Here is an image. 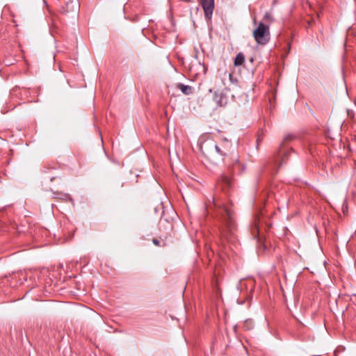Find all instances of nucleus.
<instances>
[{
  "mask_svg": "<svg viewBox=\"0 0 356 356\" xmlns=\"http://www.w3.org/2000/svg\"><path fill=\"white\" fill-rule=\"evenodd\" d=\"M153 243H154L155 245H159L160 242H159V241L158 239H156V238H154V239H153Z\"/></svg>",
  "mask_w": 356,
  "mask_h": 356,
  "instance_id": "obj_13",
  "label": "nucleus"
},
{
  "mask_svg": "<svg viewBox=\"0 0 356 356\" xmlns=\"http://www.w3.org/2000/svg\"><path fill=\"white\" fill-rule=\"evenodd\" d=\"M219 184L221 186L222 189L227 193L233 187L232 178L228 175H222Z\"/></svg>",
  "mask_w": 356,
  "mask_h": 356,
  "instance_id": "obj_6",
  "label": "nucleus"
},
{
  "mask_svg": "<svg viewBox=\"0 0 356 356\" xmlns=\"http://www.w3.org/2000/svg\"><path fill=\"white\" fill-rule=\"evenodd\" d=\"M204 147H209L210 149L206 154L207 156L209 159H217L223 160L224 156L228 154L231 147L232 143L227 139H224L223 143L220 145L213 143H208L204 145Z\"/></svg>",
  "mask_w": 356,
  "mask_h": 356,
  "instance_id": "obj_2",
  "label": "nucleus"
},
{
  "mask_svg": "<svg viewBox=\"0 0 356 356\" xmlns=\"http://www.w3.org/2000/svg\"><path fill=\"white\" fill-rule=\"evenodd\" d=\"M67 12L76 10L79 6L76 1H70L66 3Z\"/></svg>",
  "mask_w": 356,
  "mask_h": 356,
  "instance_id": "obj_11",
  "label": "nucleus"
},
{
  "mask_svg": "<svg viewBox=\"0 0 356 356\" xmlns=\"http://www.w3.org/2000/svg\"><path fill=\"white\" fill-rule=\"evenodd\" d=\"M214 100H215L216 103L220 106H223L226 105V104H227L226 96L224 94H222V92H220V93L216 92L214 95Z\"/></svg>",
  "mask_w": 356,
  "mask_h": 356,
  "instance_id": "obj_7",
  "label": "nucleus"
},
{
  "mask_svg": "<svg viewBox=\"0 0 356 356\" xmlns=\"http://www.w3.org/2000/svg\"><path fill=\"white\" fill-rule=\"evenodd\" d=\"M203 148H204V147H203V146H202V147H201V149H202V151L203 152V153H204V154H206V153L204 152Z\"/></svg>",
  "mask_w": 356,
  "mask_h": 356,
  "instance_id": "obj_17",
  "label": "nucleus"
},
{
  "mask_svg": "<svg viewBox=\"0 0 356 356\" xmlns=\"http://www.w3.org/2000/svg\"><path fill=\"white\" fill-rule=\"evenodd\" d=\"M244 327L245 330H249L253 327V321L250 319H247L244 321Z\"/></svg>",
  "mask_w": 356,
  "mask_h": 356,
  "instance_id": "obj_12",
  "label": "nucleus"
},
{
  "mask_svg": "<svg viewBox=\"0 0 356 356\" xmlns=\"http://www.w3.org/2000/svg\"><path fill=\"white\" fill-rule=\"evenodd\" d=\"M217 214L220 225L218 228L219 236L216 242L218 245L222 246L225 250V242L232 241L236 230L234 213L229 207L222 206L218 209Z\"/></svg>",
  "mask_w": 356,
  "mask_h": 356,
  "instance_id": "obj_1",
  "label": "nucleus"
},
{
  "mask_svg": "<svg viewBox=\"0 0 356 356\" xmlns=\"http://www.w3.org/2000/svg\"><path fill=\"white\" fill-rule=\"evenodd\" d=\"M252 35L258 44L266 45L270 39L268 24H264V22H259L257 29L253 31Z\"/></svg>",
  "mask_w": 356,
  "mask_h": 356,
  "instance_id": "obj_4",
  "label": "nucleus"
},
{
  "mask_svg": "<svg viewBox=\"0 0 356 356\" xmlns=\"http://www.w3.org/2000/svg\"><path fill=\"white\" fill-rule=\"evenodd\" d=\"M177 88L179 89L182 92V93L186 95H191L193 92V88L191 87V86L184 85L183 83H179L177 84Z\"/></svg>",
  "mask_w": 356,
  "mask_h": 356,
  "instance_id": "obj_8",
  "label": "nucleus"
},
{
  "mask_svg": "<svg viewBox=\"0 0 356 356\" xmlns=\"http://www.w3.org/2000/svg\"><path fill=\"white\" fill-rule=\"evenodd\" d=\"M273 21L274 18L271 14L269 13H266L261 22H264V24H268V27L270 28V24L273 22Z\"/></svg>",
  "mask_w": 356,
  "mask_h": 356,
  "instance_id": "obj_9",
  "label": "nucleus"
},
{
  "mask_svg": "<svg viewBox=\"0 0 356 356\" xmlns=\"http://www.w3.org/2000/svg\"><path fill=\"white\" fill-rule=\"evenodd\" d=\"M295 138H296V136H294L293 134H288L284 138V139L279 147V150L277 152V155L276 156V157L274 159V160L273 161L274 165L277 168V170L283 164H284L286 163V161L288 159L289 154L291 152H293L292 148L288 149L286 147V144L292 141Z\"/></svg>",
  "mask_w": 356,
  "mask_h": 356,
  "instance_id": "obj_3",
  "label": "nucleus"
},
{
  "mask_svg": "<svg viewBox=\"0 0 356 356\" xmlns=\"http://www.w3.org/2000/svg\"><path fill=\"white\" fill-rule=\"evenodd\" d=\"M245 60V56L243 53H238L235 59H234V65L236 66L241 65Z\"/></svg>",
  "mask_w": 356,
  "mask_h": 356,
  "instance_id": "obj_10",
  "label": "nucleus"
},
{
  "mask_svg": "<svg viewBox=\"0 0 356 356\" xmlns=\"http://www.w3.org/2000/svg\"><path fill=\"white\" fill-rule=\"evenodd\" d=\"M63 195L65 197V198H66V199H69V200H72V198L70 197V195H67V194H64V195Z\"/></svg>",
  "mask_w": 356,
  "mask_h": 356,
  "instance_id": "obj_14",
  "label": "nucleus"
},
{
  "mask_svg": "<svg viewBox=\"0 0 356 356\" xmlns=\"http://www.w3.org/2000/svg\"><path fill=\"white\" fill-rule=\"evenodd\" d=\"M200 4L204 11L205 19L209 21L211 19L214 9V0H200Z\"/></svg>",
  "mask_w": 356,
  "mask_h": 356,
  "instance_id": "obj_5",
  "label": "nucleus"
},
{
  "mask_svg": "<svg viewBox=\"0 0 356 356\" xmlns=\"http://www.w3.org/2000/svg\"><path fill=\"white\" fill-rule=\"evenodd\" d=\"M258 232V229H257V227H254V228L253 229L252 232Z\"/></svg>",
  "mask_w": 356,
  "mask_h": 356,
  "instance_id": "obj_16",
  "label": "nucleus"
},
{
  "mask_svg": "<svg viewBox=\"0 0 356 356\" xmlns=\"http://www.w3.org/2000/svg\"><path fill=\"white\" fill-rule=\"evenodd\" d=\"M236 168H240V165L238 162L234 165V169H235Z\"/></svg>",
  "mask_w": 356,
  "mask_h": 356,
  "instance_id": "obj_15",
  "label": "nucleus"
},
{
  "mask_svg": "<svg viewBox=\"0 0 356 356\" xmlns=\"http://www.w3.org/2000/svg\"><path fill=\"white\" fill-rule=\"evenodd\" d=\"M54 179H55V177H51V178L50 179V181H53V180H54Z\"/></svg>",
  "mask_w": 356,
  "mask_h": 356,
  "instance_id": "obj_18",
  "label": "nucleus"
}]
</instances>
